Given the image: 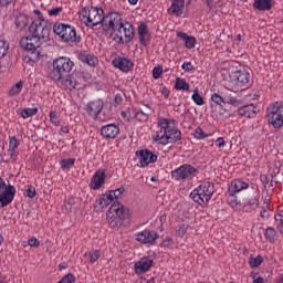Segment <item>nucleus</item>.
<instances>
[{"instance_id":"f257e3e1","label":"nucleus","mask_w":283,"mask_h":283,"mask_svg":"<svg viewBox=\"0 0 283 283\" xmlns=\"http://www.w3.org/2000/svg\"><path fill=\"white\" fill-rule=\"evenodd\" d=\"M182 133L178 129L175 119L159 117L157 119V129L153 135L154 143L157 145H169L181 140Z\"/></svg>"},{"instance_id":"f03ea898","label":"nucleus","mask_w":283,"mask_h":283,"mask_svg":"<svg viewBox=\"0 0 283 283\" xmlns=\"http://www.w3.org/2000/svg\"><path fill=\"white\" fill-rule=\"evenodd\" d=\"M105 19V11L101 7H84L80 11V21L86 28H96L103 25Z\"/></svg>"},{"instance_id":"7ed1b4c3","label":"nucleus","mask_w":283,"mask_h":283,"mask_svg":"<svg viewBox=\"0 0 283 283\" xmlns=\"http://www.w3.org/2000/svg\"><path fill=\"white\" fill-rule=\"evenodd\" d=\"M126 217L127 208H125V206L120 202H114L111 205L108 211L106 212V220L112 229H120Z\"/></svg>"},{"instance_id":"20e7f679","label":"nucleus","mask_w":283,"mask_h":283,"mask_svg":"<svg viewBox=\"0 0 283 283\" xmlns=\"http://www.w3.org/2000/svg\"><path fill=\"white\" fill-rule=\"evenodd\" d=\"M53 32L62 43H81V38L76 34V28L63 22H55Z\"/></svg>"},{"instance_id":"39448f33","label":"nucleus","mask_w":283,"mask_h":283,"mask_svg":"<svg viewBox=\"0 0 283 283\" xmlns=\"http://www.w3.org/2000/svg\"><path fill=\"white\" fill-rule=\"evenodd\" d=\"M20 45L27 52L24 57L27 63H36V61H39L41 53L36 49L41 48V39L35 35L22 38Z\"/></svg>"},{"instance_id":"423d86ee","label":"nucleus","mask_w":283,"mask_h":283,"mask_svg":"<svg viewBox=\"0 0 283 283\" xmlns=\"http://www.w3.org/2000/svg\"><path fill=\"white\" fill-rule=\"evenodd\" d=\"M213 193H216L213 184L203 181L190 192V198L193 202H197V205H208L209 200L213 198Z\"/></svg>"},{"instance_id":"0eeeda50","label":"nucleus","mask_w":283,"mask_h":283,"mask_svg":"<svg viewBox=\"0 0 283 283\" xmlns=\"http://www.w3.org/2000/svg\"><path fill=\"white\" fill-rule=\"evenodd\" d=\"M74 63L70 57L61 56L53 61V72L51 78L53 81H61L63 76H67L72 72Z\"/></svg>"},{"instance_id":"6e6552de","label":"nucleus","mask_w":283,"mask_h":283,"mask_svg":"<svg viewBox=\"0 0 283 283\" xmlns=\"http://www.w3.org/2000/svg\"><path fill=\"white\" fill-rule=\"evenodd\" d=\"M198 174H200L198 168L189 164H184L171 171V178L176 180V182H191Z\"/></svg>"},{"instance_id":"1a4fd4ad","label":"nucleus","mask_w":283,"mask_h":283,"mask_svg":"<svg viewBox=\"0 0 283 283\" xmlns=\"http://www.w3.org/2000/svg\"><path fill=\"white\" fill-rule=\"evenodd\" d=\"M268 123L274 126V128H280L283 126V104L282 102H275L270 105L266 111Z\"/></svg>"},{"instance_id":"9d476101","label":"nucleus","mask_w":283,"mask_h":283,"mask_svg":"<svg viewBox=\"0 0 283 283\" xmlns=\"http://www.w3.org/2000/svg\"><path fill=\"white\" fill-rule=\"evenodd\" d=\"M124 21L125 20L123 19V14L116 11H112L104 15L102 28L104 32H116L120 25H123Z\"/></svg>"},{"instance_id":"9b49d317","label":"nucleus","mask_w":283,"mask_h":283,"mask_svg":"<svg viewBox=\"0 0 283 283\" xmlns=\"http://www.w3.org/2000/svg\"><path fill=\"white\" fill-rule=\"evenodd\" d=\"M29 32L40 40L48 39L50 36V27L48 25V21L45 19L33 20L29 27Z\"/></svg>"},{"instance_id":"f8f14e48","label":"nucleus","mask_w":283,"mask_h":283,"mask_svg":"<svg viewBox=\"0 0 283 283\" xmlns=\"http://www.w3.org/2000/svg\"><path fill=\"white\" fill-rule=\"evenodd\" d=\"M14 196H17V188L12 185L6 186V180L0 177V207L3 208L11 205Z\"/></svg>"},{"instance_id":"ddd939ff","label":"nucleus","mask_w":283,"mask_h":283,"mask_svg":"<svg viewBox=\"0 0 283 283\" xmlns=\"http://www.w3.org/2000/svg\"><path fill=\"white\" fill-rule=\"evenodd\" d=\"M115 32H118L119 34L118 43H122V44L130 43L135 34L134 25L129 23L127 20H124Z\"/></svg>"},{"instance_id":"4468645a","label":"nucleus","mask_w":283,"mask_h":283,"mask_svg":"<svg viewBox=\"0 0 283 283\" xmlns=\"http://www.w3.org/2000/svg\"><path fill=\"white\" fill-rule=\"evenodd\" d=\"M135 238L137 242H140V244H156V240L160 238V234L156 232V230L145 229L140 232H137L135 234Z\"/></svg>"},{"instance_id":"2eb2a0df","label":"nucleus","mask_w":283,"mask_h":283,"mask_svg":"<svg viewBox=\"0 0 283 283\" xmlns=\"http://www.w3.org/2000/svg\"><path fill=\"white\" fill-rule=\"evenodd\" d=\"M136 157L138 158L140 167H149V165H154V163L158 160V155L149 149L137 150Z\"/></svg>"},{"instance_id":"dca6fc26","label":"nucleus","mask_w":283,"mask_h":283,"mask_svg":"<svg viewBox=\"0 0 283 283\" xmlns=\"http://www.w3.org/2000/svg\"><path fill=\"white\" fill-rule=\"evenodd\" d=\"M154 266V259L151 256H144L135 262L134 271L136 275H145Z\"/></svg>"},{"instance_id":"f3484780","label":"nucleus","mask_w":283,"mask_h":283,"mask_svg":"<svg viewBox=\"0 0 283 283\" xmlns=\"http://www.w3.org/2000/svg\"><path fill=\"white\" fill-rule=\"evenodd\" d=\"M120 134V127L116 124H107L101 127V136L106 140H114Z\"/></svg>"},{"instance_id":"a211bd4d","label":"nucleus","mask_w":283,"mask_h":283,"mask_svg":"<svg viewBox=\"0 0 283 283\" xmlns=\"http://www.w3.org/2000/svg\"><path fill=\"white\" fill-rule=\"evenodd\" d=\"M167 12L170 17H182L185 13V0H170V7Z\"/></svg>"},{"instance_id":"6ab92c4d","label":"nucleus","mask_w":283,"mask_h":283,"mask_svg":"<svg viewBox=\"0 0 283 283\" xmlns=\"http://www.w3.org/2000/svg\"><path fill=\"white\" fill-rule=\"evenodd\" d=\"M103 107H105V104L101 99H95L87 103L86 112L92 118H97L101 112H103Z\"/></svg>"},{"instance_id":"aec40b11","label":"nucleus","mask_w":283,"mask_h":283,"mask_svg":"<svg viewBox=\"0 0 283 283\" xmlns=\"http://www.w3.org/2000/svg\"><path fill=\"white\" fill-rule=\"evenodd\" d=\"M105 171L97 170L91 178L90 187L94 189V191H98L103 185H105Z\"/></svg>"},{"instance_id":"412c9836","label":"nucleus","mask_w":283,"mask_h":283,"mask_svg":"<svg viewBox=\"0 0 283 283\" xmlns=\"http://www.w3.org/2000/svg\"><path fill=\"white\" fill-rule=\"evenodd\" d=\"M114 200L115 199L112 197V195L109 192H106L95 201L94 208L96 209V211H103V209H107V207H109L112 202H115Z\"/></svg>"},{"instance_id":"4be33fe9","label":"nucleus","mask_w":283,"mask_h":283,"mask_svg":"<svg viewBox=\"0 0 283 283\" xmlns=\"http://www.w3.org/2000/svg\"><path fill=\"white\" fill-rule=\"evenodd\" d=\"M247 189H249V182L242 179H233L229 187V196H235V193H240V191Z\"/></svg>"},{"instance_id":"5701e85b","label":"nucleus","mask_w":283,"mask_h":283,"mask_svg":"<svg viewBox=\"0 0 283 283\" xmlns=\"http://www.w3.org/2000/svg\"><path fill=\"white\" fill-rule=\"evenodd\" d=\"M137 34L139 36L140 45L147 46V43L151 40V34L149 33V28L146 23H140L137 30Z\"/></svg>"},{"instance_id":"b1692460","label":"nucleus","mask_w":283,"mask_h":283,"mask_svg":"<svg viewBox=\"0 0 283 283\" xmlns=\"http://www.w3.org/2000/svg\"><path fill=\"white\" fill-rule=\"evenodd\" d=\"M113 65L122 72H130L134 67V62L127 57H118L113 61Z\"/></svg>"},{"instance_id":"393cba45","label":"nucleus","mask_w":283,"mask_h":283,"mask_svg":"<svg viewBox=\"0 0 283 283\" xmlns=\"http://www.w3.org/2000/svg\"><path fill=\"white\" fill-rule=\"evenodd\" d=\"M258 112H259L258 106L253 104L241 106L238 109L239 116H244L245 118H255Z\"/></svg>"},{"instance_id":"a878e982","label":"nucleus","mask_w":283,"mask_h":283,"mask_svg":"<svg viewBox=\"0 0 283 283\" xmlns=\"http://www.w3.org/2000/svg\"><path fill=\"white\" fill-rule=\"evenodd\" d=\"M251 75L245 70L234 71L232 73L233 81H237V85H247Z\"/></svg>"},{"instance_id":"bb28decb","label":"nucleus","mask_w":283,"mask_h":283,"mask_svg":"<svg viewBox=\"0 0 283 283\" xmlns=\"http://www.w3.org/2000/svg\"><path fill=\"white\" fill-rule=\"evenodd\" d=\"M252 6L259 12H269V10L273 9V0H254Z\"/></svg>"},{"instance_id":"cd10ccee","label":"nucleus","mask_w":283,"mask_h":283,"mask_svg":"<svg viewBox=\"0 0 283 283\" xmlns=\"http://www.w3.org/2000/svg\"><path fill=\"white\" fill-rule=\"evenodd\" d=\"M78 61L86 63V65H90L91 67H96L98 65V57L91 53H81L78 55Z\"/></svg>"},{"instance_id":"c85d7f7f","label":"nucleus","mask_w":283,"mask_h":283,"mask_svg":"<svg viewBox=\"0 0 283 283\" xmlns=\"http://www.w3.org/2000/svg\"><path fill=\"white\" fill-rule=\"evenodd\" d=\"M177 36L185 41V48L187 50H193V48H196L197 40L193 35H188L187 33L180 31L177 33Z\"/></svg>"},{"instance_id":"c756f323","label":"nucleus","mask_w":283,"mask_h":283,"mask_svg":"<svg viewBox=\"0 0 283 283\" xmlns=\"http://www.w3.org/2000/svg\"><path fill=\"white\" fill-rule=\"evenodd\" d=\"M84 258L87 260L88 264H94L95 262H98V259L101 258V250L85 252Z\"/></svg>"},{"instance_id":"7c9ffc66","label":"nucleus","mask_w":283,"mask_h":283,"mask_svg":"<svg viewBox=\"0 0 283 283\" xmlns=\"http://www.w3.org/2000/svg\"><path fill=\"white\" fill-rule=\"evenodd\" d=\"M29 23L30 19L28 18V15L20 14L15 18V27L18 28V30H25Z\"/></svg>"},{"instance_id":"2f4dec72","label":"nucleus","mask_w":283,"mask_h":283,"mask_svg":"<svg viewBox=\"0 0 283 283\" xmlns=\"http://www.w3.org/2000/svg\"><path fill=\"white\" fill-rule=\"evenodd\" d=\"M23 90V81L17 82L8 92V96L10 98H14V96H19L21 94V91Z\"/></svg>"},{"instance_id":"473e14b6","label":"nucleus","mask_w":283,"mask_h":283,"mask_svg":"<svg viewBox=\"0 0 283 283\" xmlns=\"http://www.w3.org/2000/svg\"><path fill=\"white\" fill-rule=\"evenodd\" d=\"M254 198L250 199L248 205L250 207V209H258V207H260V189L258 188V186L254 187Z\"/></svg>"},{"instance_id":"72a5a7b5","label":"nucleus","mask_w":283,"mask_h":283,"mask_svg":"<svg viewBox=\"0 0 283 283\" xmlns=\"http://www.w3.org/2000/svg\"><path fill=\"white\" fill-rule=\"evenodd\" d=\"M210 99L212 101V103H214V105H218L219 109H224L227 101H224V97H222L220 94L213 93Z\"/></svg>"},{"instance_id":"f704fd0d","label":"nucleus","mask_w":283,"mask_h":283,"mask_svg":"<svg viewBox=\"0 0 283 283\" xmlns=\"http://www.w3.org/2000/svg\"><path fill=\"white\" fill-rule=\"evenodd\" d=\"M136 108L128 107L124 111H122V118H125L126 120H133V118H136Z\"/></svg>"},{"instance_id":"c9c22d12","label":"nucleus","mask_w":283,"mask_h":283,"mask_svg":"<svg viewBox=\"0 0 283 283\" xmlns=\"http://www.w3.org/2000/svg\"><path fill=\"white\" fill-rule=\"evenodd\" d=\"M62 84L67 87V90H76V78L72 75H66L64 80H62Z\"/></svg>"},{"instance_id":"e433bc0d","label":"nucleus","mask_w":283,"mask_h":283,"mask_svg":"<svg viewBox=\"0 0 283 283\" xmlns=\"http://www.w3.org/2000/svg\"><path fill=\"white\" fill-rule=\"evenodd\" d=\"M191 98H192L193 103L199 105L200 107H202V105H205V97H202V95H200V91L198 90V87H196L193 90Z\"/></svg>"},{"instance_id":"4c0bfd02","label":"nucleus","mask_w":283,"mask_h":283,"mask_svg":"<svg viewBox=\"0 0 283 283\" xmlns=\"http://www.w3.org/2000/svg\"><path fill=\"white\" fill-rule=\"evenodd\" d=\"M175 87L177 90H182L184 92H189V83H187V80L181 77L176 78Z\"/></svg>"},{"instance_id":"58836bf2","label":"nucleus","mask_w":283,"mask_h":283,"mask_svg":"<svg viewBox=\"0 0 283 283\" xmlns=\"http://www.w3.org/2000/svg\"><path fill=\"white\" fill-rule=\"evenodd\" d=\"M74 163H76V159H74V158L62 159L60 161L61 169H63L64 171L70 170V169H72V166L74 165Z\"/></svg>"},{"instance_id":"ea45409f","label":"nucleus","mask_w":283,"mask_h":283,"mask_svg":"<svg viewBox=\"0 0 283 283\" xmlns=\"http://www.w3.org/2000/svg\"><path fill=\"white\" fill-rule=\"evenodd\" d=\"M36 114H39V108H36V107H34V108H24L21 112L22 118H30L32 116H36Z\"/></svg>"},{"instance_id":"a19ab883","label":"nucleus","mask_w":283,"mask_h":283,"mask_svg":"<svg viewBox=\"0 0 283 283\" xmlns=\"http://www.w3.org/2000/svg\"><path fill=\"white\" fill-rule=\"evenodd\" d=\"M193 136L198 140H205V138H209V136H211V134H207V133H205V130H202V128L197 127L193 132Z\"/></svg>"},{"instance_id":"79ce46f5","label":"nucleus","mask_w":283,"mask_h":283,"mask_svg":"<svg viewBox=\"0 0 283 283\" xmlns=\"http://www.w3.org/2000/svg\"><path fill=\"white\" fill-rule=\"evenodd\" d=\"M262 262H264V258H262V255H258L256 258H251L249 260L251 269H258V266H260Z\"/></svg>"},{"instance_id":"37998d69","label":"nucleus","mask_w":283,"mask_h":283,"mask_svg":"<svg viewBox=\"0 0 283 283\" xmlns=\"http://www.w3.org/2000/svg\"><path fill=\"white\" fill-rule=\"evenodd\" d=\"M274 220L280 233H283V210L279 211V213L274 216Z\"/></svg>"},{"instance_id":"c03bdc74","label":"nucleus","mask_w":283,"mask_h":283,"mask_svg":"<svg viewBox=\"0 0 283 283\" xmlns=\"http://www.w3.org/2000/svg\"><path fill=\"white\" fill-rule=\"evenodd\" d=\"M125 191V187H120V188H117L115 190H111L108 191V193L111 195V197L114 199V200H118V198H123V192Z\"/></svg>"},{"instance_id":"a18cd8bd","label":"nucleus","mask_w":283,"mask_h":283,"mask_svg":"<svg viewBox=\"0 0 283 283\" xmlns=\"http://www.w3.org/2000/svg\"><path fill=\"white\" fill-rule=\"evenodd\" d=\"M135 118H137L140 123H147V120H149V115H147L145 112L138 109L135 113Z\"/></svg>"},{"instance_id":"49530a36","label":"nucleus","mask_w":283,"mask_h":283,"mask_svg":"<svg viewBox=\"0 0 283 283\" xmlns=\"http://www.w3.org/2000/svg\"><path fill=\"white\" fill-rule=\"evenodd\" d=\"M10 48V44L6 42V40H0V59H3L6 54H8V49Z\"/></svg>"},{"instance_id":"de8ad7c7","label":"nucleus","mask_w":283,"mask_h":283,"mask_svg":"<svg viewBox=\"0 0 283 283\" xmlns=\"http://www.w3.org/2000/svg\"><path fill=\"white\" fill-rule=\"evenodd\" d=\"M188 229H189V223H184L178 227V229L176 230V234L178 235V238H184Z\"/></svg>"},{"instance_id":"09e8293b","label":"nucleus","mask_w":283,"mask_h":283,"mask_svg":"<svg viewBox=\"0 0 283 283\" xmlns=\"http://www.w3.org/2000/svg\"><path fill=\"white\" fill-rule=\"evenodd\" d=\"M229 205L232 209H240V207H242V203L238 201V197H235V195H230Z\"/></svg>"},{"instance_id":"8fccbe9b","label":"nucleus","mask_w":283,"mask_h":283,"mask_svg":"<svg viewBox=\"0 0 283 283\" xmlns=\"http://www.w3.org/2000/svg\"><path fill=\"white\" fill-rule=\"evenodd\" d=\"M74 282H76V277L74 276V274L69 273L64 275L57 283H74Z\"/></svg>"},{"instance_id":"3c124183","label":"nucleus","mask_w":283,"mask_h":283,"mask_svg":"<svg viewBox=\"0 0 283 283\" xmlns=\"http://www.w3.org/2000/svg\"><path fill=\"white\" fill-rule=\"evenodd\" d=\"M19 145H20L19 139H17L15 136L10 138V140H9V149H11V150L18 149Z\"/></svg>"},{"instance_id":"603ef678","label":"nucleus","mask_w":283,"mask_h":283,"mask_svg":"<svg viewBox=\"0 0 283 283\" xmlns=\"http://www.w3.org/2000/svg\"><path fill=\"white\" fill-rule=\"evenodd\" d=\"M265 238L266 240H269L270 242H273V239L275 238V229L273 228H268L265 230Z\"/></svg>"},{"instance_id":"864d4df0","label":"nucleus","mask_w":283,"mask_h":283,"mask_svg":"<svg viewBox=\"0 0 283 283\" xmlns=\"http://www.w3.org/2000/svg\"><path fill=\"white\" fill-rule=\"evenodd\" d=\"M181 70H184V72H195L196 67L193 66V64H191V62H184L181 65Z\"/></svg>"},{"instance_id":"5fc2aeb1","label":"nucleus","mask_w":283,"mask_h":283,"mask_svg":"<svg viewBox=\"0 0 283 283\" xmlns=\"http://www.w3.org/2000/svg\"><path fill=\"white\" fill-rule=\"evenodd\" d=\"M50 120H51L52 125H54L55 127H59L60 122H59V117L56 116V112H54V111L50 112Z\"/></svg>"},{"instance_id":"6e6d98bb","label":"nucleus","mask_w":283,"mask_h":283,"mask_svg":"<svg viewBox=\"0 0 283 283\" xmlns=\"http://www.w3.org/2000/svg\"><path fill=\"white\" fill-rule=\"evenodd\" d=\"M36 196V188L34 186L29 185L27 189V198H34Z\"/></svg>"},{"instance_id":"4d7b16f0","label":"nucleus","mask_w":283,"mask_h":283,"mask_svg":"<svg viewBox=\"0 0 283 283\" xmlns=\"http://www.w3.org/2000/svg\"><path fill=\"white\" fill-rule=\"evenodd\" d=\"M61 12H63L62 7H56V8L51 9V10L48 11L49 17H59V14H61Z\"/></svg>"},{"instance_id":"13d9d810","label":"nucleus","mask_w":283,"mask_h":283,"mask_svg":"<svg viewBox=\"0 0 283 283\" xmlns=\"http://www.w3.org/2000/svg\"><path fill=\"white\" fill-rule=\"evenodd\" d=\"M160 76H163V67L160 66H155L153 69V77L154 78H160Z\"/></svg>"},{"instance_id":"bf43d9fd","label":"nucleus","mask_w":283,"mask_h":283,"mask_svg":"<svg viewBox=\"0 0 283 283\" xmlns=\"http://www.w3.org/2000/svg\"><path fill=\"white\" fill-rule=\"evenodd\" d=\"M28 244L29 247H34L35 249L41 247V242L39 241V239L32 237L28 240Z\"/></svg>"},{"instance_id":"052dcab7","label":"nucleus","mask_w":283,"mask_h":283,"mask_svg":"<svg viewBox=\"0 0 283 283\" xmlns=\"http://www.w3.org/2000/svg\"><path fill=\"white\" fill-rule=\"evenodd\" d=\"M9 155H10V158L13 163H17V158H19V151H17V149H9Z\"/></svg>"},{"instance_id":"680f3d73","label":"nucleus","mask_w":283,"mask_h":283,"mask_svg":"<svg viewBox=\"0 0 283 283\" xmlns=\"http://www.w3.org/2000/svg\"><path fill=\"white\" fill-rule=\"evenodd\" d=\"M269 211H271V209L269 208H263V210L261 211V218H263V220H269L270 218Z\"/></svg>"},{"instance_id":"e2e57ef3","label":"nucleus","mask_w":283,"mask_h":283,"mask_svg":"<svg viewBox=\"0 0 283 283\" xmlns=\"http://www.w3.org/2000/svg\"><path fill=\"white\" fill-rule=\"evenodd\" d=\"M227 103H228V105H237L238 104V98L229 95L228 99L226 101V104Z\"/></svg>"},{"instance_id":"0e129e2a","label":"nucleus","mask_w":283,"mask_h":283,"mask_svg":"<svg viewBox=\"0 0 283 283\" xmlns=\"http://www.w3.org/2000/svg\"><path fill=\"white\" fill-rule=\"evenodd\" d=\"M226 143H224V138L223 137H218L216 140V147L222 148L224 147Z\"/></svg>"},{"instance_id":"69168bd1","label":"nucleus","mask_w":283,"mask_h":283,"mask_svg":"<svg viewBox=\"0 0 283 283\" xmlns=\"http://www.w3.org/2000/svg\"><path fill=\"white\" fill-rule=\"evenodd\" d=\"M160 92L164 98H169V88H167L166 86H161Z\"/></svg>"},{"instance_id":"338daca9","label":"nucleus","mask_w":283,"mask_h":283,"mask_svg":"<svg viewBox=\"0 0 283 283\" xmlns=\"http://www.w3.org/2000/svg\"><path fill=\"white\" fill-rule=\"evenodd\" d=\"M14 1H17V0H0V4L3 7H7V6L14 3Z\"/></svg>"},{"instance_id":"774afa93","label":"nucleus","mask_w":283,"mask_h":283,"mask_svg":"<svg viewBox=\"0 0 283 283\" xmlns=\"http://www.w3.org/2000/svg\"><path fill=\"white\" fill-rule=\"evenodd\" d=\"M275 283H283V274H279V277L276 279Z\"/></svg>"}]
</instances>
